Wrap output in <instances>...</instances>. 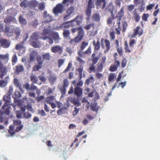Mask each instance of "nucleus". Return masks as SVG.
<instances>
[{"label":"nucleus","mask_w":160,"mask_h":160,"mask_svg":"<svg viewBox=\"0 0 160 160\" xmlns=\"http://www.w3.org/2000/svg\"><path fill=\"white\" fill-rule=\"evenodd\" d=\"M10 93L7 94L5 95L3 98V100L5 102L2 107V109L3 111H0V113L2 115L3 114L7 115L10 114V107L8 106L11 104H10Z\"/></svg>","instance_id":"1"},{"label":"nucleus","mask_w":160,"mask_h":160,"mask_svg":"<svg viewBox=\"0 0 160 160\" xmlns=\"http://www.w3.org/2000/svg\"><path fill=\"white\" fill-rule=\"evenodd\" d=\"M74 0H63L62 2V4L59 3L57 4L53 9V12L55 16H58L59 14L62 13L64 11V7L63 4H65L68 6L69 4L68 2L71 4L73 3Z\"/></svg>","instance_id":"2"},{"label":"nucleus","mask_w":160,"mask_h":160,"mask_svg":"<svg viewBox=\"0 0 160 160\" xmlns=\"http://www.w3.org/2000/svg\"><path fill=\"white\" fill-rule=\"evenodd\" d=\"M14 32L16 35L15 37L16 39L17 40L20 36L21 30L18 27H16L15 28H12L10 26L5 25L4 33L8 36L10 37L13 35Z\"/></svg>","instance_id":"3"},{"label":"nucleus","mask_w":160,"mask_h":160,"mask_svg":"<svg viewBox=\"0 0 160 160\" xmlns=\"http://www.w3.org/2000/svg\"><path fill=\"white\" fill-rule=\"evenodd\" d=\"M92 47L89 46L88 48L85 51L79 50L78 52V54L79 57H76V60L81 64H83L85 62L81 58H85L86 56H90L92 53Z\"/></svg>","instance_id":"4"},{"label":"nucleus","mask_w":160,"mask_h":160,"mask_svg":"<svg viewBox=\"0 0 160 160\" xmlns=\"http://www.w3.org/2000/svg\"><path fill=\"white\" fill-rule=\"evenodd\" d=\"M83 93V89L80 87H75L74 89L72 86L70 87L68 92V94H70L73 93L77 97L82 96Z\"/></svg>","instance_id":"5"},{"label":"nucleus","mask_w":160,"mask_h":160,"mask_svg":"<svg viewBox=\"0 0 160 160\" xmlns=\"http://www.w3.org/2000/svg\"><path fill=\"white\" fill-rule=\"evenodd\" d=\"M75 13V8L73 6H71L66 10L65 14L63 17V20L65 21L69 19Z\"/></svg>","instance_id":"6"},{"label":"nucleus","mask_w":160,"mask_h":160,"mask_svg":"<svg viewBox=\"0 0 160 160\" xmlns=\"http://www.w3.org/2000/svg\"><path fill=\"white\" fill-rule=\"evenodd\" d=\"M101 43L102 48H103L104 46H105L106 47V49L104 51V52L106 53L108 52L111 48L109 41L107 39H104V38H102L101 39Z\"/></svg>","instance_id":"7"},{"label":"nucleus","mask_w":160,"mask_h":160,"mask_svg":"<svg viewBox=\"0 0 160 160\" xmlns=\"http://www.w3.org/2000/svg\"><path fill=\"white\" fill-rule=\"evenodd\" d=\"M92 0H89L88 3L87 9L85 11L86 15L88 16L87 20H89L91 16V9L93 6V3L92 2Z\"/></svg>","instance_id":"8"},{"label":"nucleus","mask_w":160,"mask_h":160,"mask_svg":"<svg viewBox=\"0 0 160 160\" xmlns=\"http://www.w3.org/2000/svg\"><path fill=\"white\" fill-rule=\"evenodd\" d=\"M96 53L97 52L94 51L91 56V61L93 65H95L98 62L100 57L102 55V53L99 52V55L97 56Z\"/></svg>","instance_id":"9"},{"label":"nucleus","mask_w":160,"mask_h":160,"mask_svg":"<svg viewBox=\"0 0 160 160\" xmlns=\"http://www.w3.org/2000/svg\"><path fill=\"white\" fill-rule=\"evenodd\" d=\"M143 33V31L140 27L137 26L134 29L133 33L131 36V38H134L138 35L139 36H141Z\"/></svg>","instance_id":"10"},{"label":"nucleus","mask_w":160,"mask_h":160,"mask_svg":"<svg viewBox=\"0 0 160 160\" xmlns=\"http://www.w3.org/2000/svg\"><path fill=\"white\" fill-rule=\"evenodd\" d=\"M51 52L53 53H58L59 54L61 55L63 52V48L60 46H54L51 47Z\"/></svg>","instance_id":"11"},{"label":"nucleus","mask_w":160,"mask_h":160,"mask_svg":"<svg viewBox=\"0 0 160 160\" xmlns=\"http://www.w3.org/2000/svg\"><path fill=\"white\" fill-rule=\"evenodd\" d=\"M11 42L7 39L2 38L0 39V47L4 48H8L10 45Z\"/></svg>","instance_id":"12"},{"label":"nucleus","mask_w":160,"mask_h":160,"mask_svg":"<svg viewBox=\"0 0 160 160\" xmlns=\"http://www.w3.org/2000/svg\"><path fill=\"white\" fill-rule=\"evenodd\" d=\"M0 78H2L7 74V68L4 66L2 63L0 61Z\"/></svg>","instance_id":"13"},{"label":"nucleus","mask_w":160,"mask_h":160,"mask_svg":"<svg viewBox=\"0 0 160 160\" xmlns=\"http://www.w3.org/2000/svg\"><path fill=\"white\" fill-rule=\"evenodd\" d=\"M114 61L113 65H111L109 68V70L111 72H114L116 71L120 66V62L117 60L116 58L114 59Z\"/></svg>","instance_id":"14"},{"label":"nucleus","mask_w":160,"mask_h":160,"mask_svg":"<svg viewBox=\"0 0 160 160\" xmlns=\"http://www.w3.org/2000/svg\"><path fill=\"white\" fill-rule=\"evenodd\" d=\"M79 29L78 35L76 37L80 41H81L84 36V31L82 27H79Z\"/></svg>","instance_id":"15"},{"label":"nucleus","mask_w":160,"mask_h":160,"mask_svg":"<svg viewBox=\"0 0 160 160\" xmlns=\"http://www.w3.org/2000/svg\"><path fill=\"white\" fill-rule=\"evenodd\" d=\"M96 5L98 8L102 7L104 9L106 6V2L105 0H97Z\"/></svg>","instance_id":"16"},{"label":"nucleus","mask_w":160,"mask_h":160,"mask_svg":"<svg viewBox=\"0 0 160 160\" xmlns=\"http://www.w3.org/2000/svg\"><path fill=\"white\" fill-rule=\"evenodd\" d=\"M39 39H40V33L39 32H35L31 36L30 40L37 41Z\"/></svg>","instance_id":"17"},{"label":"nucleus","mask_w":160,"mask_h":160,"mask_svg":"<svg viewBox=\"0 0 160 160\" xmlns=\"http://www.w3.org/2000/svg\"><path fill=\"white\" fill-rule=\"evenodd\" d=\"M51 36L56 43H58L61 38L59 37L58 33L57 32H53L51 33Z\"/></svg>","instance_id":"18"},{"label":"nucleus","mask_w":160,"mask_h":160,"mask_svg":"<svg viewBox=\"0 0 160 160\" xmlns=\"http://www.w3.org/2000/svg\"><path fill=\"white\" fill-rule=\"evenodd\" d=\"M137 10V8L135 9L132 13V18L136 22H139L140 18V17L138 13Z\"/></svg>","instance_id":"19"},{"label":"nucleus","mask_w":160,"mask_h":160,"mask_svg":"<svg viewBox=\"0 0 160 160\" xmlns=\"http://www.w3.org/2000/svg\"><path fill=\"white\" fill-rule=\"evenodd\" d=\"M38 4V2L36 0H32L28 2V6L31 8H35Z\"/></svg>","instance_id":"20"},{"label":"nucleus","mask_w":160,"mask_h":160,"mask_svg":"<svg viewBox=\"0 0 160 160\" xmlns=\"http://www.w3.org/2000/svg\"><path fill=\"white\" fill-rule=\"evenodd\" d=\"M83 18V15H79L77 16L74 18L77 25H79L82 23Z\"/></svg>","instance_id":"21"},{"label":"nucleus","mask_w":160,"mask_h":160,"mask_svg":"<svg viewBox=\"0 0 160 160\" xmlns=\"http://www.w3.org/2000/svg\"><path fill=\"white\" fill-rule=\"evenodd\" d=\"M93 45L94 46V51L95 52H96V51H98L100 49V44L99 39H98L96 42L94 40L93 42Z\"/></svg>","instance_id":"22"},{"label":"nucleus","mask_w":160,"mask_h":160,"mask_svg":"<svg viewBox=\"0 0 160 160\" xmlns=\"http://www.w3.org/2000/svg\"><path fill=\"white\" fill-rule=\"evenodd\" d=\"M24 70V67L22 65H18L15 66V71L16 73H19L23 71Z\"/></svg>","instance_id":"23"},{"label":"nucleus","mask_w":160,"mask_h":160,"mask_svg":"<svg viewBox=\"0 0 160 160\" xmlns=\"http://www.w3.org/2000/svg\"><path fill=\"white\" fill-rule=\"evenodd\" d=\"M55 101L56 98L54 96H49L46 98V102L47 103L49 104Z\"/></svg>","instance_id":"24"},{"label":"nucleus","mask_w":160,"mask_h":160,"mask_svg":"<svg viewBox=\"0 0 160 160\" xmlns=\"http://www.w3.org/2000/svg\"><path fill=\"white\" fill-rule=\"evenodd\" d=\"M70 34V32L69 30L63 29L62 35L64 38H69Z\"/></svg>","instance_id":"25"},{"label":"nucleus","mask_w":160,"mask_h":160,"mask_svg":"<svg viewBox=\"0 0 160 160\" xmlns=\"http://www.w3.org/2000/svg\"><path fill=\"white\" fill-rule=\"evenodd\" d=\"M9 59V54L7 53L5 55L0 54V60H3L7 62Z\"/></svg>","instance_id":"26"},{"label":"nucleus","mask_w":160,"mask_h":160,"mask_svg":"<svg viewBox=\"0 0 160 160\" xmlns=\"http://www.w3.org/2000/svg\"><path fill=\"white\" fill-rule=\"evenodd\" d=\"M15 18L12 17H8L5 18L4 20L5 23L7 24H9L15 20Z\"/></svg>","instance_id":"27"},{"label":"nucleus","mask_w":160,"mask_h":160,"mask_svg":"<svg viewBox=\"0 0 160 160\" xmlns=\"http://www.w3.org/2000/svg\"><path fill=\"white\" fill-rule=\"evenodd\" d=\"M117 17L119 18V20L121 21V18L124 15V8L122 7L120 11L118 12Z\"/></svg>","instance_id":"28"},{"label":"nucleus","mask_w":160,"mask_h":160,"mask_svg":"<svg viewBox=\"0 0 160 160\" xmlns=\"http://www.w3.org/2000/svg\"><path fill=\"white\" fill-rule=\"evenodd\" d=\"M113 8L114 6L112 2H110L107 7V10L111 12V14H113Z\"/></svg>","instance_id":"29"},{"label":"nucleus","mask_w":160,"mask_h":160,"mask_svg":"<svg viewBox=\"0 0 160 160\" xmlns=\"http://www.w3.org/2000/svg\"><path fill=\"white\" fill-rule=\"evenodd\" d=\"M14 126L13 125H10L9 127V130L8 132L10 133L11 136L14 135L16 132L15 131V130H14Z\"/></svg>","instance_id":"30"},{"label":"nucleus","mask_w":160,"mask_h":160,"mask_svg":"<svg viewBox=\"0 0 160 160\" xmlns=\"http://www.w3.org/2000/svg\"><path fill=\"white\" fill-rule=\"evenodd\" d=\"M42 57L44 58V60L49 61L51 58V56L49 53L46 52L42 55Z\"/></svg>","instance_id":"31"},{"label":"nucleus","mask_w":160,"mask_h":160,"mask_svg":"<svg viewBox=\"0 0 160 160\" xmlns=\"http://www.w3.org/2000/svg\"><path fill=\"white\" fill-rule=\"evenodd\" d=\"M105 64L99 62L97 65V70L98 72H101L102 71L103 67Z\"/></svg>","instance_id":"32"},{"label":"nucleus","mask_w":160,"mask_h":160,"mask_svg":"<svg viewBox=\"0 0 160 160\" xmlns=\"http://www.w3.org/2000/svg\"><path fill=\"white\" fill-rule=\"evenodd\" d=\"M37 61L38 64L42 65L44 61V58L42 57V56L38 55L37 57Z\"/></svg>","instance_id":"33"},{"label":"nucleus","mask_w":160,"mask_h":160,"mask_svg":"<svg viewBox=\"0 0 160 160\" xmlns=\"http://www.w3.org/2000/svg\"><path fill=\"white\" fill-rule=\"evenodd\" d=\"M116 77V75L115 73H110L108 76V80L109 82H113Z\"/></svg>","instance_id":"34"},{"label":"nucleus","mask_w":160,"mask_h":160,"mask_svg":"<svg viewBox=\"0 0 160 160\" xmlns=\"http://www.w3.org/2000/svg\"><path fill=\"white\" fill-rule=\"evenodd\" d=\"M45 20L44 21V22L45 23H48L52 21V17L49 14H48L45 16Z\"/></svg>","instance_id":"35"},{"label":"nucleus","mask_w":160,"mask_h":160,"mask_svg":"<svg viewBox=\"0 0 160 160\" xmlns=\"http://www.w3.org/2000/svg\"><path fill=\"white\" fill-rule=\"evenodd\" d=\"M30 79L32 83H37L38 81V79L35 75H32L30 76Z\"/></svg>","instance_id":"36"},{"label":"nucleus","mask_w":160,"mask_h":160,"mask_svg":"<svg viewBox=\"0 0 160 160\" xmlns=\"http://www.w3.org/2000/svg\"><path fill=\"white\" fill-rule=\"evenodd\" d=\"M31 44L33 47L35 48H39L40 47V45L39 42L37 41H34V40H31Z\"/></svg>","instance_id":"37"},{"label":"nucleus","mask_w":160,"mask_h":160,"mask_svg":"<svg viewBox=\"0 0 160 160\" xmlns=\"http://www.w3.org/2000/svg\"><path fill=\"white\" fill-rule=\"evenodd\" d=\"M19 21L20 23L22 25H25L27 23V22L26 19L23 18L21 16H20L19 17Z\"/></svg>","instance_id":"38"},{"label":"nucleus","mask_w":160,"mask_h":160,"mask_svg":"<svg viewBox=\"0 0 160 160\" xmlns=\"http://www.w3.org/2000/svg\"><path fill=\"white\" fill-rule=\"evenodd\" d=\"M115 19L114 15V14H111V17H109L107 19V24L108 25H110L112 24V20Z\"/></svg>","instance_id":"39"},{"label":"nucleus","mask_w":160,"mask_h":160,"mask_svg":"<svg viewBox=\"0 0 160 160\" xmlns=\"http://www.w3.org/2000/svg\"><path fill=\"white\" fill-rule=\"evenodd\" d=\"M88 42L84 41L82 42L80 46V50L82 51L88 46Z\"/></svg>","instance_id":"40"},{"label":"nucleus","mask_w":160,"mask_h":160,"mask_svg":"<svg viewBox=\"0 0 160 160\" xmlns=\"http://www.w3.org/2000/svg\"><path fill=\"white\" fill-rule=\"evenodd\" d=\"M94 81V78L92 76L90 77L89 78L86 79L85 82V84L88 86L90 82H93Z\"/></svg>","instance_id":"41"},{"label":"nucleus","mask_w":160,"mask_h":160,"mask_svg":"<svg viewBox=\"0 0 160 160\" xmlns=\"http://www.w3.org/2000/svg\"><path fill=\"white\" fill-rule=\"evenodd\" d=\"M80 42L76 37L74 39H71L69 42V43L70 44H75Z\"/></svg>","instance_id":"42"},{"label":"nucleus","mask_w":160,"mask_h":160,"mask_svg":"<svg viewBox=\"0 0 160 160\" xmlns=\"http://www.w3.org/2000/svg\"><path fill=\"white\" fill-rule=\"evenodd\" d=\"M61 27L65 28H69L70 27L68 21L63 23L61 25Z\"/></svg>","instance_id":"43"},{"label":"nucleus","mask_w":160,"mask_h":160,"mask_svg":"<svg viewBox=\"0 0 160 160\" xmlns=\"http://www.w3.org/2000/svg\"><path fill=\"white\" fill-rule=\"evenodd\" d=\"M141 3V5L138 7V9L141 12H143L145 9V3L143 0H142Z\"/></svg>","instance_id":"44"},{"label":"nucleus","mask_w":160,"mask_h":160,"mask_svg":"<svg viewBox=\"0 0 160 160\" xmlns=\"http://www.w3.org/2000/svg\"><path fill=\"white\" fill-rule=\"evenodd\" d=\"M20 6L22 8H27L28 6V2L27 3V2L26 0L22 1L20 4Z\"/></svg>","instance_id":"45"},{"label":"nucleus","mask_w":160,"mask_h":160,"mask_svg":"<svg viewBox=\"0 0 160 160\" xmlns=\"http://www.w3.org/2000/svg\"><path fill=\"white\" fill-rule=\"evenodd\" d=\"M38 6L39 9L41 11L43 10L45 8V4L44 2L38 3Z\"/></svg>","instance_id":"46"},{"label":"nucleus","mask_w":160,"mask_h":160,"mask_svg":"<svg viewBox=\"0 0 160 160\" xmlns=\"http://www.w3.org/2000/svg\"><path fill=\"white\" fill-rule=\"evenodd\" d=\"M92 18L93 20L95 21H98L100 20L99 15L97 13L93 14L92 16Z\"/></svg>","instance_id":"47"},{"label":"nucleus","mask_w":160,"mask_h":160,"mask_svg":"<svg viewBox=\"0 0 160 160\" xmlns=\"http://www.w3.org/2000/svg\"><path fill=\"white\" fill-rule=\"evenodd\" d=\"M124 48L125 49V51L126 53L130 52H131V51L128 45L127 44V42L126 41L125 43V47Z\"/></svg>","instance_id":"48"},{"label":"nucleus","mask_w":160,"mask_h":160,"mask_svg":"<svg viewBox=\"0 0 160 160\" xmlns=\"http://www.w3.org/2000/svg\"><path fill=\"white\" fill-rule=\"evenodd\" d=\"M94 23H92L88 24H87L84 27V28L86 30H88L91 28L92 27L94 28Z\"/></svg>","instance_id":"49"},{"label":"nucleus","mask_w":160,"mask_h":160,"mask_svg":"<svg viewBox=\"0 0 160 160\" xmlns=\"http://www.w3.org/2000/svg\"><path fill=\"white\" fill-rule=\"evenodd\" d=\"M72 67V64L71 62H69L66 68L63 71V72L64 73L67 72L70 68Z\"/></svg>","instance_id":"50"},{"label":"nucleus","mask_w":160,"mask_h":160,"mask_svg":"<svg viewBox=\"0 0 160 160\" xmlns=\"http://www.w3.org/2000/svg\"><path fill=\"white\" fill-rule=\"evenodd\" d=\"M38 24V20L37 19H34L33 20H32L31 22V25L35 27H36Z\"/></svg>","instance_id":"51"},{"label":"nucleus","mask_w":160,"mask_h":160,"mask_svg":"<svg viewBox=\"0 0 160 160\" xmlns=\"http://www.w3.org/2000/svg\"><path fill=\"white\" fill-rule=\"evenodd\" d=\"M128 25V23L124 21L122 22V31L123 32L126 31Z\"/></svg>","instance_id":"52"},{"label":"nucleus","mask_w":160,"mask_h":160,"mask_svg":"<svg viewBox=\"0 0 160 160\" xmlns=\"http://www.w3.org/2000/svg\"><path fill=\"white\" fill-rule=\"evenodd\" d=\"M42 67V65L40 64L35 65L33 68V70L34 71H38L39 69Z\"/></svg>","instance_id":"53"},{"label":"nucleus","mask_w":160,"mask_h":160,"mask_svg":"<svg viewBox=\"0 0 160 160\" xmlns=\"http://www.w3.org/2000/svg\"><path fill=\"white\" fill-rule=\"evenodd\" d=\"M14 95L15 96V97L14 98V100H15L16 99L21 98L22 97L21 93L19 91H15V92Z\"/></svg>","instance_id":"54"},{"label":"nucleus","mask_w":160,"mask_h":160,"mask_svg":"<svg viewBox=\"0 0 160 160\" xmlns=\"http://www.w3.org/2000/svg\"><path fill=\"white\" fill-rule=\"evenodd\" d=\"M7 82L5 80H0V87H4L6 86L7 84Z\"/></svg>","instance_id":"55"},{"label":"nucleus","mask_w":160,"mask_h":160,"mask_svg":"<svg viewBox=\"0 0 160 160\" xmlns=\"http://www.w3.org/2000/svg\"><path fill=\"white\" fill-rule=\"evenodd\" d=\"M91 108L92 110L93 111L97 112L98 109V108L97 107L96 104L95 103L91 104Z\"/></svg>","instance_id":"56"},{"label":"nucleus","mask_w":160,"mask_h":160,"mask_svg":"<svg viewBox=\"0 0 160 160\" xmlns=\"http://www.w3.org/2000/svg\"><path fill=\"white\" fill-rule=\"evenodd\" d=\"M69 85V82L67 78H65L63 80V87L67 88Z\"/></svg>","instance_id":"57"},{"label":"nucleus","mask_w":160,"mask_h":160,"mask_svg":"<svg viewBox=\"0 0 160 160\" xmlns=\"http://www.w3.org/2000/svg\"><path fill=\"white\" fill-rule=\"evenodd\" d=\"M75 21L74 18L71 20L68 21L70 27H74L75 26Z\"/></svg>","instance_id":"58"},{"label":"nucleus","mask_w":160,"mask_h":160,"mask_svg":"<svg viewBox=\"0 0 160 160\" xmlns=\"http://www.w3.org/2000/svg\"><path fill=\"white\" fill-rule=\"evenodd\" d=\"M149 15L148 14L144 13L142 17V19L145 21H147L148 20V18L149 17Z\"/></svg>","instance_id":"59"},{"label":"nucleus","mask_w":160,"mask_h":160,"mask_svg":"<svg viewBox=\"0 0 160 160\" xmlns=\"http://www.w3.org/2000/svg\"><path fill=\"white\" fill-rule=\"evenodd\" d=\"M13 124L15 125H21L22 122L19 120H14L13 121Z\"/></svg>","instance_id":"60"},{"label":"nucleus","mask_w":160,"mask_h":160,"mask_svg":"<svg viewBox=\"0 0 160 160\" xmlns=\"http://www.w3.org/2000/svg\"><path fill=\"white\" fill-rule=\"evenodd\" d=\"M64 60L63 59H60L58 60V65L59 68L63 64Z\"/></svg>","instance_id":"61"},{"label":"nucleus","mask_w":160,"mask_h":160,"mask_svg":"<svg viewBox=\"0 0 160 160\" xmlns=\"http://www.w3.org/2000/svg\"><path fill=\"white\" fill-rule=\"evenodd\" d=\"M24 117L26 118H30L32 116L31 114L28 112H25L23 114Z\"/></svg>","instance_id":"62"},{"label":"nucleus","mask_w":160,"mask_h":160,"mask_svg":"<svg viewBox=\"0 0 160 160\" xmlns=\"http://www.w3.org/2000/svg\"><path fill=\"white\" fill-rule=\"evenodd\" d=\"M22 114V113L20 111H17L16 112V117L18 118H21Z\"/></svg>","instance_id":"63"},{"label":"nucleus","mask_w":160,"mask_h":160,"mask_svg":"<svg viewBox=\"0 0 160 160\" xmlns=\"http://www.w3.org/2000/svg\"><path fill=\"white\" fill-rule=\"evenodd\" d=\"M127 61L125 58L122 59L121 63V66L122 68H125L127 64Z\"/></svg>","instance_id":"64"}]
</instances>
